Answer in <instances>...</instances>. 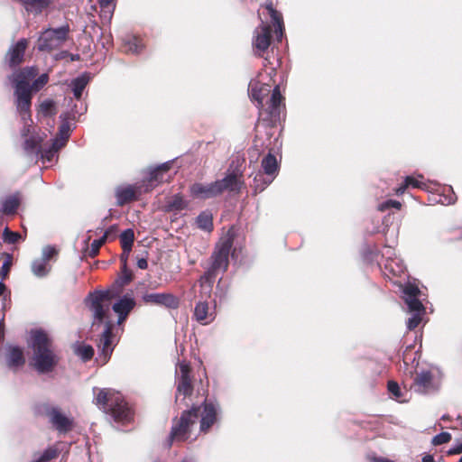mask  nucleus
<instances>
[{
	"instance_id": "obj_45",
	"label": "nucleus",
	"mask_w": 462,
	"mask_h": 462,
	"mask_svg": "<svg viewBox=\"0 0 462 462\" xmlns=\"http://www.w3.org/2000/svg\"><path fill=\"white\" fill-rule=\"evenodd\" d=\"M388 390L389 392L400 402H404L405 400L402 399L401 390L397 383L389 382L388 383Z\"/></svg>"
},
{
	"instance_id": "obj_12",
	"label": "nucleus",
	"mask_w": 462,
	"mask_h": 462,
	"mask_svg": "<svg viewBox=\"0 0 462 462\" xmlns=\"http://www.w3.org/2000/svg\"><path fill=\"white\" fill-rule=\"evenodd\" d=\"M135 306V300L134 296L130 293L124 295L119 298V300L115 302L112 306V309L116 314L118 316L117 323L121 324L124 322L129 313Z\"/></svg>"
},
{
	"instance_id": "obj_11",
	"label": "nucleus",
	"mask_w": 462,
	"mask_h": 462,
	"mask_svg": "<svg viewBox=\"0 0 462 462\" xmlns=\"http://www.w3.org/2000/svg\"><path fill=\"white\" fill-rule=\"evenodd\" d=\"M142 300L146 304L162 306L168 309H177L179 299L172 293H145Z\"/></svg>"
},
{
	"instance_id": "obj_37",
	"label": "nucleus",
	"mask_w": 462,
	"mask_h": 462,
	"mask_svg": "<svg viewBox=\"0 0 462 462\" xmlns=\"http://www.w3.org/2000/svg\"><path fill=\"white\" fill-rule=\"evenodd\" d=\"M39 143H40V140H37L35 137H30V138L26 139L24 142V146H23L24 151L28 154H33V153L38 154L40 152Z\"/></svg>"
},
{
	"instance_id": "obj_21",
	"label": "nucleus",
	"mask_w": 462,
	"mask_h": 462,
	"mask_svg": "<svg viewBox=\"0 0 462 462\" xmlns=\"http://www.w3.org/2000/svg\"><path fill=\"white\" fill-rule=\"evenodd\" d=\"M283 97L281 94L279 86H276L272 93L270 103L268 106V113L270 114L272 120H276L280 117L281 106L282 104Z\"/></svg>"
},
{
	"instance_id": "obj_54",
	"label": "nucleus",
	"mask_w": 462,
	"mask_h": 462,
	"mask_svg": "<svg viewBox=\"0 0 462 462\" xmlns=\"http://www.w3.org/2000/svg\"><path fill=\"white\" fill-rule=\"evenodd\" d=\"M422 462H435L433 456L431 455H425L422 457Z\"/></svg>"
},
{
	"instance_id": "obj_4",
	"label": "nucleus",
	"mask_w": 462,
	"mask_h": 462,
	"mask_svg": "<svg viewBox=\"0 0 462 462\" xmlns=\"http://www.w3.org/2000/svg\"><path fill=\"white\" fill-rule=\"evenodd\" d=\"M96 403L117 422H129L133 418L132 411L128 408L122 394L115 390H100L96 398Z\"/></svg>"
},
{
	"instance_id": "obj_62",
	"label": "nucleus",
	"mask_w": 462,
	"mask_h": 462,
	"mask_svg": "<svg viewBox=\"0 0 462 462\" xmlns=\"http://www.w3.org/2000/svg\"><path fill=\"white\" fill-rule=\"evenodd\" d=\"M458 462H462V457H460L459 461Z\"/></svg>"
},
{
	"instance_id": "obj_30",
	"label": "nucleus",
	"mask_w": 462,
	"mask_h": 462,
	"mask_svg": "<svg viewBox=\"0 0 462 462\" xmlns=\"http://www.w3.org/2000/svg\"><path fill=\"white\" fill-rule=\"evenodd\" d=\"M134 240V234L132 229H126L120 235V242L124 254H129Z\"/></svg>"
},
{
	"instance_id": "obj_63",
	"label": "nucleus",
	"mask_w": 462,
	"mask_h": 462,
	"mask_svg": "<svg viewBox=\"0 0 462 462\" xmlns=\"http://www.w3.org/2000/svg\"><path fill=\"white\" fill-rule=\"evenodd\" d=\"M182 462H189V461H187V460H183Z\"/></svg>"
},
{
	"instance_id": "obj_8",
	"label": "nucleus",
	"mask_w": 462,
	"mask_h": 462,
	"mask_svg": "<svg viewBox=\"0 0 462 462\" xmlns=\"http://www.w3.org/2000/svg\"><path fill=\"white\" fill-rule=\"evenodd\" d=\"M439 386V377L431 371L427 370L418 373L412 384L413 390L421 394L432 393L438 391Z\"/></svg>"
},
{
	"instance_id": "obj_19",
	"label": "nucleus",
	"mask_w": 462,
	"mask_h": 462,
	"mask_svg": "<svg viewBox=\"0 0 462 462\" xmlns=\"http://www.w3.org/2000/svg\"><path fill=\"white\" fill-rule=\"evenodd\" d=\"M140 193L139 188L135 186L128 185L118 187L116 189V203L119 206H123L137 199Z\"/></svg>"
},
{
	"instance_id": "obj_39",
	"label": "nucleus",
	"mask_w": 462,
	"mask_h": 462,
	"mask_svg": "<svg viewBox=\"0 0 462 462\" xmlns=\"http://www.w3.org/2000/svg\"><path fill=\"white\" fill-rule=\"evenodd\" d=\"M177 390L179 393H182L184 396L190 394L192 392L190 377L180 378Z\"/></svg>"
},
{
	"instance_id": "obj_16",
	"label": "nucleus",
	"mask_w": 462,
	"mask_h": 462,
	"mask_svg": "<svg viewBox=\"0 0 462 462\" xmlns=\"http://www.w3.org/2000/svg\"><path fill=\"white\" fill-rule=\"evenodd\" d=\"M271 42V27L269 24L262 22L260 27L254 31L253 45L259 54L268 49Z\"/></svg>"
},
{
	"instance_id": "obj_58",
	"label": "nucleus",
	"mask_w": 462,
	"mask_h": 462,
	"mask_svg": "<svg viewBox=\"0 0 462 462\" xmlns=\"http://www.w3.org/2000/svg\"><path fill=\"white\" fill-rule=\"evenodd\" d=\"M130 281H131V276L130 275L125 276V279H124V283L125 284L128 283Z\"/></svg>"
},
{
	"instance_id": "obj_25",
	"label": "nucleus",
	"mask_w": 462,
	"mask_h": 462,
	"mask_svg": "<svg viewBox=\"0 0 462 462\" xmlns=\"http://www.w3.org/2000/svg\"><path fill=\"white\" fill-rule=\"evenodd\" d=\"M265 9L274 23L275 33L280 41L282 37V21L281 14L273 7L272 4L267 5Z\"/></svg>"
},
{
	"instance_id": "obj_27",
	"label": "nucleus",
	"mask_w": 462,
	"mask_h": 462,
	"mask_svg": "<svg viewBox=\"0 0 462 462\" xmlns=\"http://www.w3.org/2000/svg\"><path fill=\"white\" fill-rule=\"evenodd\" d=\"M90 78L88 74H82L71 82L72 91L76 98L79 99L82 92L88 85Z\"/></svg>"
},
{
	"instance_id": "obj_42",
	"label": "nucleus",
	"mask_w": 462,
	"mask_h": 462,
	"mask_svg": "<svg viewBox=\"0 0 462 462\" xmlns=\"http://www.w3.org/2000/svg\"><path fill=\"white\" fill-rule=\"evenodd\" d=\"M108 236V231H106L102 237L96 239L91 243L90 255L95 256L98 254L100 247L106 243Z\"/></svg>"
},
{
	"instance_id": "obj_56",
	"label": "nucleus",
	"mask_w": 462,
	"mask_h": 462,
	"mask_svg": "<svg viewBox=\"0 0 462 462\" xmlns=\"http://www.w3.org/2000/svg\"><path fill=\"white\" fill-rule=\"evenodd\" d=\"M407 187H408V186H406V183H405L403 186H401L400 188H398V189H396V193H397L398 195L402 194V193L405 191V189H406Z\"/></svg>"
},
{
	"instance_id": "obj_24",
	"label": "nucleus",
	"mask_w": 462,
	"mask_h": 462,
	"mask_svg": "<svg viewBox=\"0 0 462 462\" xmlns=\"http://www.w3.org/2000/svg\"><path fill=\"white\" fill-rule=\"evenodd\" d=\"M188 202L183 199L182 196L177 194L171 198L166 202L165 208L170 212H180L186 208Z\"/></svg>"
},
{
	"instance_id": "obj_34",
	"label": "nucleus",
	"mask_w": 462,
	"mask_h": 462,
	"mask_svg": "<svg viewBox=\"0 0 462 462\" xmlns=\"http://www.w3.org/2000/svg\"><path fill=\"white\" fill-rule=\"evenodd\" d=\"M39 114L44 116L55 115V103L51 99L43 100L39 106Z\"/></svg>"
},
{
	"instance_id": "obj_43",
	"label": "nucleus",
	"mask_w": 462,
	"mask_h": 462,
	"mask_svg": "<svg viewBox=\"0 0 462 462\" xmlns=\"http://www.w3.org/2000/svg\"><path fill=\"white\" fill-rule=\"evenodd\" d=\"M451 439V435L448 432H441L433 437L431 443L434 446H439L441 444H445L449 442Z\"/></svg>"
},
{
	"instance_id": "obj_48",
	"label": "nucleus",
	"mask_w": 462,
	"mask_h": 462,
	"mask_svg": "<svg viewBox=\"0 0 462 462\" xmlns=\"http://www.w3.org/2000/svg\"><path fill=\"white\" fill-rule=\"evenodd\" d=\"M401 208V203L399 201H396V200H393V199H389L383 203H382L380 206H379V210L381 211H383L389 208Z\"/></svg>"
},
{
	"instance_id": "obj_31",
	"label": "nucleus",
	"mask_w": 462,
	"mask_h": 462,
	"mask_svg": "<svg viewBox=\"0 0 462 462\" xmlns=\"http://www.w3.org/2000/svg\"><path fill=\"white\" fill-rule=\"evenodd\" d=\"M48 262L43 259L34 260L32 263V272L37 277H44L50 272Z\"/></svg>"
},
{
	"instance_id": "obj_52",
	"label": "nucleus",
	"mask_w": 462,
	"mask_h": 462,
	"mask_svg": "<svg viewBox=\"0 0 462 462\" xmlns=\"http://www.w3.org/2000/svg\"><path fill=\"white\" fill-rule=\"evenodd\" d=\"M462 453V440L455 444L448 451V454H460Z\"/></svg>"
},
{
	"instance_id": "obj_46",
	"label": "nucleus",
	"mask_w": 462,
	"mask_h": 462,
	"mask_svg": "<svg viewBox=\"0 0 462 462\" xmlns=\"http://www.w3.org/2000/svg\"><path fill=\"white\" fill-rule=\"evenodd\" d=\"M60 148H55L54 142L51 144V147L48 150H44L42 152V158L43 160H46L47 162H51L53 158L55 157V154Z\"/></svg>"
},
{
	"instance_id": "obj_26",
	"label": "nucleus",
	"mask_w": 462,
	"mask_h": 462,
	"mask_svg": "<svg viewBox=\"0 0 462 462\" xmlns=\"http://www.w3.org/2000/svg\"><path fill=\"white\" fill-rule=\"evenodd\" d=\"M70 131L71 129L69 122L65 121L60 125L59 135L53 140L55 148H62L66 144L69 137Z\"/></svg>"
},
{
	"instance_id": "obj_38",
	"label": "nucleus",
	"mask_w": 462,
	"mask_h": 462,
	"mask_svg": "<svg viewBox=\"0 0 462 462\" xmlns=\"http://www.w3.org/2000/svg\"><path fill=\"white\" fill-rule=\"evenodd\" d=\"M58 454L59 451L55 447H50L46 448L38 458L34 459L33 462H47L56 457Z\"/></svg>"
},
{
	"instance_id": "obj_53",
	"label": "nucleus",
	"mask_w": 462,
	"mask_h": 462,
	"mask_svg": "<svg viewBox=\"0 0 462 462\" xmlns=\"http://www.w3.org/2000/svg\"><path fill=\"white\" fill-rule=\"evenodd\" d=\"M137 266L140 268V269H146L148 267V263H147V260L145 258H140L138 259L137 261Z\"/></svg>"
},
{
	"instance_id": "obj_22",
	"label": "nucleus",
	"mask_w": 462,
	"mask_h": 462,
	"mask_svg": "<svg viewBox=\"0 0 462 462\" xmlns=\"http://www.w3.org/2000/svg\"><path fill=\"white\" fill-rule=\"evenodd\" d=\"M251 97L255 100L260 106H263V97L270 92V86L261 84L256 80H252L249 84Z\"/></svg>"
},
{
	"instance_id": "obj_44",
	"label": "nucleus",
	"mask_w": 462,
	"mask_h": 462,
	"mask_svg": "<svg viewBox=\"0 0 462 462\" xmlns=\"http://www.w3.org/2000/svg\"><path fill=\"white\" fill-rule=\"evenodd\" d=\"M4 241L8 244H14L21 238V236L16 232L10 231L7 227L5 229L3 234Z\"/></svg>"
},
{
	"instance_id": "obj_23",
	"label": "nucleus",
	"mask_w": 462,
	"mask_h": 462,
	"mask_svg": "<svg viewBox=\"0 0 462 462\" xmlns=\"http://www.w3.org/2000/svg\"><path fill=\"white\" fill-rule=\"evenodd\" d=\"M194 316L195 319L202 324H208L214 319L213 313H209L208 311V304L204 301L197 303L194 310Z\"/></svg>"
},
{
	"instance_id": "obj_1",
	"label": "nucleus",
	"mask_w": 462,
	"mask_h": 462,
	"mask_svg": "<svg viewBox=\"0 0 462 462\" xmlns=\"http://www.w3.org/2000/svg\"><path fill=\"white\" fill-rule=\"evenodd\" d=\"M38 74L36 67H27L22 70L14 72L10 77V81L14 87V97L17 111L24 123L23 135L26 136L29 133L28 121H31L30 108L32 104V93L42 89L49 80L46 73L38 77L32 84L30 81Z\"/></svg>"
},
{
	"instance_id": "obj_41",
	"label": "nucleus",
	"mask_w": 462,
	"mask_h": 462,
	"mask_svg": "<svg viewBox=\"0 0 462 462\" xmlns=\"http://www.w3.org/2000/svg\"><path fill=\"white\" fill-rule=\"evenodd\" d=\"M76 353L79 356H80L84 361L89 360L94 355V349L91 346H79Z\"/></svg>"
},
{
	"instance_id": "obj_15",
	"label": "nucleus",
	"mask_w": 462,
	"mask_h": 462,
	"mask_svg": "<svg viewBox=\"0 0 462 462\" xmlns=\"http://www.w3.org/2000/svg\"><path fill=\"white\" fill-rule=\"evenodd\" d=\"M27 46L28 41L26 39H21L10 46L5 55V61L10 67H16L22 63Z\"/></svg>"
},
{
	"instance_id": "obj_47",
	"label": "nucleus",
	"mask_w": 462,
	"mask_h": 462,
	"mask_svg": "<svg viewBox=\"0 0 462 462\" xmlns=\"http://www.w3.org/2000/svg\"><path fill=\"white\" fill-rule=\"evenodd\" d=\"M177 374H180V378H189V366L185 362L179 364Z\"/></svg>"
},
{
	"instance_id": "obj_3",
	"label": "nucleus",
	"mask_w": 462,
	"mask_h": 462,
	"mask_svg": "<svg viewBox=\"0 0 462 462\" xmlns=\"http://www.w3.org/2000/svg\"><path fill=\"white\" fill-rule=\"evenodd\" d=\"M32 346L33 349V366L40 373L51 371L57 364L58 358L51 347L48 335L41 330L32 332Z\"/></svg>"
},
{
	"instance_id": "obj_50",
	"label": "nucleus",
	"mask_w": 462,
	"mask_h": 462,
	"mask_svg": "<svg viewBox=\"0 0 462 462\" xmlns=\"http://www.w3.org/2000/svg\"><path fill=\"white\" fill-rule=\"evenodd\" d=\"M55 253H56V250L53 247L46 246L42 250V259H43L46 262H48L52 257V255L55 254Z\"/></svg>"
},
{
	"instance_id": "obj_13",
	"label": "nucleus",
	"mask_w": 462,
	"mask_h": 462,
	"mask_svg": "<svg viewBox=\"0 0 462 462\" xmlns=\"http://www.w3.org/2000/svg\"><path fill=\"white\" fill-rule=\"evenodd\" d=\"M113 325L110 321H107L105 326V329L102 333L99 348L101 353L99 354V359L103 364H106L110 357L113 351V335H112Z\"/></svg>"
},
{
	"instance_id": "obj_61",
	"label": "nucleus",
	"mask_w": 462,
	"mask_h": 462,
	"mask_svg": "<svg viewBox=\"0 0 462 462\" xmlns=\"http://www.w3.org/2000/svg\"><path fill=\"white\" fill-rule=\"evenodd\" d=\"M170 441H171V442H173L174 440H172V439L170 438ZM169 446H171V443H169Z\"/></svg>"
},
{
	"instance_id": "obj_40",
	"label": "nucleus",
	"mask_w": 462,
	"mask_h": 462,
	"mask_svg": "<svg viewBox=\"0 0 462 462\" xmlns=\"http://www.w3.org/2000/svg\"><path fill=\"white\" fill-rule=\"evenodd\" d=\"M406 186H412L413 188H418L424 189H426V183L424 181V178L422 176L413 177L408 176L405 179Z\"/></svg>"
},
{
	"instance_id": "obj_36",
	"label": "nucleus",
	"mask_w": 462,
	"mask_h": 462,
	"mask_svg": "<svg viewBox=\"0 0 462 462\" xmlns=\"http://www.w3.org/2000/svg\"><path fill=\"white\" fill-rule=\"evenodd\" d=\"M143 43L137 37L130 38L125 43V51L131 53H139L143 49Z\"/></svg>"
},
{
	"instance_id": "obj_18",
	"label": "nucleus",
	"mask_w": 462,
	"mask_h": 462,
	"mask_svg": "<svg viewBox=\"0 0 462 462\" xmlns=\"http://www.w3.org/2000/svg\"><path fill=\"white\" fill-rule=\"evenodd\" d=\"M216 182L209 184L194 183L189 188L190 195L195 199H208L219 195V189H217Z\"/></svg>"
},
{
	"instance_id": "obj_60",
	"label": "nucleus",
	"mask_w": 462,
	"mask_h": 462,
	"mask_svg": "<svg viewBox=\"0 0 462 462\" xmlns=\"http://www.w3.org/2000/svg\"><path fill=\"white\" fill-rule=\"evenodd\" d=\"M453 202H454V200L452 199H448V203H453Z\"/></svg>"
},
{
	"instance_id": "obj_9",
	"label": "nucleus",
	"mask_w": 462,
	"mask_h": 462,
	"mask_svg": "<svg viewBox=\"0 0 462 462\" xmlns=\"http://www.w3.org/2000/svg\"><path fill=\"white\" fill-rule=\"evenodd\" d=\"M262 167L264 173L268 176L266 179L262 173H258L254 177V187L256 190L262 191L269 185L274 179V174L277 171L278 164L274 155L268 153L262 161Z\"/></svg>"
},
{
	"instance_id": "obj_49",
	"label": "nucleus",
	"mask_w": 462,
	"mask_h": 462,
	"mask_svg": "<svg viewBox=\"0 0 462 462\" xmlns=\"http://www.w3.org/2000/svg\"><path fill=\"white\" fill-rule=\"evenodd\" d=\"M11 264H12L11 257L8 256L4 261V263L2 264L1 271H0V274L2 275L3 278H5L7 275V273H9Z\"/></svg>"
},
{
	"instance_id": "obj_35",
	"label": "nucleus",
	"mask_w": 462,
	"mask_h": 462,
	"mask_svg": "<svg viewBox=\"0 0 462 462\" xmlns=\"http://www.w3.org/2000/svg\"><path fill=\"white\" fill-rule=\"evenodd\" d=\"M26 8L32 12H41L48 6L49 0H26Z\"/></svg>"
},
{
	"instance_id": "obj_33",
	"label": "nucleus",
	"mask_w": 462,
	"mask_h": 462,
	"mask_svg": "<svg viewBox=\"0 0 462 462\" xmlns=\"http://www.w3.org/2000/svg\"><path fill=\"white\" fill-rule=\"evenodd\" d=\"M19 203L17 196H10L3 201L2 211L5 214H14L18 208Z\"/></svg>"
},
{
	"instance_id": "obj_59",
	"label": "nucleus",
	"mask_w": 462,
	"mask_h": 462,
	"mask_svg": "<svg viewBox=\"0 0 462 462\" xmlns=\"http://www.w3.org/2000/svg\"><path fill=\"white\" fill-rule=\"evenodd\" d=\"M128 255H129V254H124V253L122 254L121 258H122V260H123L125 263V261H126V259H127Z\"/></svg>"
},
{
	"instance_id": "obj_5",
	"label": "nucleus",
	"mask_w": 462,
	"mask_h": 462,
	"mask_svg": "<svg viewBox=\"0 0 462 462\" xmlns=\"http://www.w3.org/2000/svg\"><path fill=\"white\" fill-rule=\"evenodd\" d=\"M402 293L409 310L412 312V316L407 321L408 329L412 330L419 326L424 313V307L419 299L421 292L416 285L408 283L403 287Z\"/></svg>"
},
{
	"instance_id": "obj_6",
	"label": "nucleus",
	"mask_w": 462,
	"mask_h": 462,
	"mask_svg": "<svg viewBox=\"0 0 462 462\" xmlns=\"http://www.w3.org/2000/svg\"><path fill=\"white\" fill-rule=\"evenodd\" d=\"M233 245V235L228 232L220 239L212 254V270L225 272L228 266V256Z\"/></svg>"
},
{
	"instance_id": "obj_10",
	"label": "nucleus",
	"mask_w": 462,
	"mask_h": 462,
	"mask_svg": "<svg viewBox=\"0 0 462 462\" xmlns=\"http://www.w3.org/2000/svg\"><path fill=\"white\" fill-rule=\"evenodd\" d=\"M111 299L108 291L105 292H95L90 295L91 300V310L93 311L95 320L102 322L109 312V304L105 303Z\"/></svg>"
},
{
	"instance_id": "obj_55",
	"label": "nucleus",
	"mask_w": 462,
	"mask_h": 462,
	"mask_svg": "<svg viewBox=\"0 0 462 462\" xmlns=\"http://www.w3.org/2000/svg\"><path fill=\"white\" fill-rule=\"evenodd\" d=\"M5 332H4V323L0 320V342L4 339Z\"/></svg>"
},
{
	"instance_id": "obj_20",
	"label": "nucleus",
	"mask_w": 462,
	"mask_h": 462,
	"mask_svg": "<svg viewBox=\"0 0 462 462\" xmlns=\"http://www.w3.org/2000/svg\"><path fill=\"white\" fill-rule=\"evenodd\" d=\"M50 420L52 425L60 433H65L71 430L73 420L60 412L58 409H52L50 412Z\"/></svg>"
},
{
	"instance_id": "obj_2",
	"label": "nucleus",
	"mask_w": 462,
	"mask_h": 462,
	"mask_svg": "<svg viewBox=\"0 0 462 462\" xmlns=\"http://www.w3.org/2000/svg\"><path fill=\"white\" fill-rule=\"evenodd\" d=\"M200 420V431L206 432L217 420V408L213 403L205 402L203 411L200 407H194L184 411L179 420L173 423L171 439L172 440H186L190 437V431L196 425L199 417Z\"/></svg>"
},
{
	"instance_id": "obj_29",
	"label": "nucleus",
	"mask_w": 462,
	"mask_h": 462,
	"mask_svg": "<svg viewBox=\"0 0 462 462\" xmlns=\"http://www.w3.org/2000/svg\"><path fill=\"white\" fill-rule=\"evenodd\" d=\"M170 168V163L169 162H165L162 165H160L159 167L153 169L150 172V177H149V183H150V189H152L153 187V182H161L163 180V177H162V173L167 171ZM149 189V188H147L145 190L147 191Z\"/></svg>"
},
{
	"instance_id": "obj_28",
	"label": "nucleus",
	"mask_w": 462,
	"mask_h": 462,
	"mask_svg": "<svg viewBox=\"0 0 462 462\" xmlns=\"http://www.w3.org/2000/svg\"><path fill=\"white\" fill-rule=\"evenodd\" d=\"M9 366H19L23 365L24 358L21 348L16 346L9 347L7 354Z\"/></svg>"
},
{
	"instance_id": "obj_51",
	"label": "nucleus",
	"mask_w": 462,
	"mask_h": 462,
	"mask_svg": "<svg viewBox=\"0 0 462 462\" xmlns=\"http://www.w3.org/2000/svg\"><path fill=\"white\" fill-rule=\"evenodd\" d=\"M99 5L103 11L112 13L114 10L113 0H99Z\"/></svg>"
},
{
	"instance_id": "obj_14",
	"label": "nucleus",
	"mask_w": 462,
	"mask_h": 462,
	"mask_svg": "<svg viewBox=\"0 0 462 462\" xmlns=\"http://www.w3.org/2000/svg\"><path fill=\"white\" fill-rule=\"evenodd\" d=\"M241 178L242 173L236 171L228 173L224 179L215 181L216 185L218 186L217 189H219V195L226 190L231 192H240L244 185Z\"/></svg>"
},
{
	"instance_id": "obj_32",
	"label": "nucleus",
	"mask_w": 462,
	"mask_h": 462,
	"mask_svg": "<svg viewBox=\"0 0 462 462\" xmlns=\"http://www.w3.org/2000/svg\"><path fill=\"white\" fill-rule=\"evenodd\" d=\"M196 222L198 226L204 231L210 232L213 228L212 215L209 212L204 211L200 213Z\"/></svg>"
},
{
	"instance_id": "obj_7",
	"label": "nucleus",
	"mask_w": 462,
	"mask_h": 462,
	"mask_svg": "<svg viewBox=\"0 0 462 462\" xmlns=\"http://www.w3.org/2000/svg\"><path fill=\"white\" fill-rule=\"evenodd\" d=\"M68 32V26L45 30L39 38L38 49L40 51H51L59 48L66 40Z\"/></svg>"
},
{
	"instance_id": "obj_57",
	"label": "nucleus",
	"mask_w": 462,
	"mask_h": 462,
	"mask_svg": "<svg viewBox=\"0 0 462 462\" xmlns=\"http://www.w3.org/2000/svg\"><path fill=\"white\" fill-rule=\"evenodd\" d=\"M5 289V285L2 282H0V296L4 294Z\"/></svg>"
},
{
	"instance_id": "obj_17",
	"label": "nucleus",
	"mask_w": 462,
	"mask_h": 462,
	"mask_svg": "<svg viewBox=\"0 0 462 462\" xmlns=\"http://www.w3.org/2000/svg\"><path fill=\"white\" fill-rule=\"evenodd\" d=\"M383 255H386L384 263V272L386 275L392 274L393 276H401L405 273L406 267L402 260L396 256L392 257L391 247H386Z\"/></svg>"
}]
</instances>
